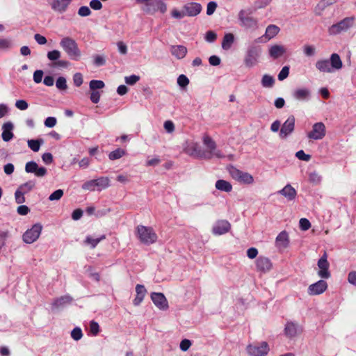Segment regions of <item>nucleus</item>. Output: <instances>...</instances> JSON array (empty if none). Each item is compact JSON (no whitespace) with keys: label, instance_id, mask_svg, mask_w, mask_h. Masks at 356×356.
<instances>
[{"label":"nucleus","instance_id":"774afa93","mask_svg":"<svg viewBox=\"0 0 356 356\" xmlns=\"http://www.w3.org/2000/svg\"><path fill=\"white\" fill-rule=\"evenodd\" d=\"M106 63L105 58L103 56L95 55L94 56V65L96 66H102Z\"/></svg>","mask_w":356,"mask_h":356},{"label":"nucleus","instance_id":"2eb2a0df","mask_svg":"<svg viewBox=\"0 0 356 356\" xmlns=\"http://www.w3.org/2000/svg\"><path fill=\"white\" fill-rule=\"evenodd\" d=\"M183 9L186 16L195 17L201 13L202 7L199 3L188 2L183 6Z\"/></svg>","mask_w":356,"mask_h":356},{"label":"nucleus","instance_id":"c85d7f7f","mask_svg":"<svg viewBox=\"0 0 356 356\" xmlns=\"http://www.w3.org/2000/svg\"><path fill=\"white\" fill-rule=\"evenodd\" d=\"M280 31V28L274 24H270L267 26L266 29L265 34L263 35V37H265L267 38L268 40L273 38L275 35L278 34Z\"/></svg>","mask_w":356,"mask_h":356},{"label":"nucleus","instance_id":"9b49d317","mask_svg":"<svg viewBox=\"0 0 356 356\" xmlns=\"http://www.w3.org/2000/svg\"><path fill=\"white\" fill-rule=\"evenodd\" d=\"M326 133L325 126L323 122H316L312 126V129L307 134V137L313 140H321Z\"/></svg>","mask_w":356,"mask_h":356},{"label":"nucleus","instance_id":"e433bc0d","mask_svg":"<svg viewBox=\"0 0 356 356\" xmlns=\"http://www.w3.org/2000/svg\"><path fill=\"white\" fill-rule=\"evenodd\" d=\"M125 153L126 152L123 149L118 148L117 149L111 152L108 154V158L110 160L112 161L116 160L122 157L125 154Z\"/></svg>","mask_w":356,"mask_h":356},{"label":"nucleus","instance_id":"bb28decb","mask_svg":"<svg viewBox=\"0 0 356 356\" xmlns=\"http://www.w3.org/2000/svg\"><path fill=\"white\" fill-rule=\"evenodd\" d=\"M171 54L178 59H181L186 56L187 49L183 45H174L170 48Z\"/></svg>","mask_w":356,"mask_h":356},{"label":"nucleus","instance_id":"58836bf2","mask_svg":"<svg viewBox=\"0 0 356 356\" xmlns=\"http://www.w3.org/2000/svg\"><path fill=\"white\" fill-rule=\"evenodd\" d=\"M106 238L105 235H102L99 238H94L90 236H87L86 238V242L88 244H90L92 247V248H95L97 244L102 240H104Z\"/></svg>","mask_w":356,"mask_h":356},{"label":"nucleus","instance_id":"ea45409f","mask_svg":"<svg viewBox=\"0 0 356 356\" xmlns=\"http://www.w3.org/2000/svg\"><path fill=\"white\" fill-rule=\"evenodd\" d=\"M321 176L316 172L313 171L309 173V181L313 184H318L321 181Z\"/></svg>","mask_w":356,"mask_h":356},{"label":"nucleus","instance_id":"37998d69","mask_svg":"<svg viewBox=\"0 0 356 356\" xmlns=\"http://www.w3.org/2000/svg\"><path fill=\"white\" fill-rule=\"evenodd\" d=\"M56 86L58 90H66L67 88L66 79L63 76H59L56 81Z\"/></svg>","mask_w":356,"mask_h":356},{"label":"nucleus","instance_id":"423d86ee","mask_svg":"<svg viewBox=\"0 0 356 356\" xmlns=\"http://www.w3.org/2000/svg\"><path fill=\"white\" fill-rule=\"evenodd\" d=\"M355 20L354 17H346L340 22L332 24L329 28L328 32L330 35H337L341 32L346 31L354 26Z\"/></svg>","mask_w":356,"mask_h":356},{"label":"nucleus","instance_id":"5701e85b","mask_svg":"<svg viewBox=\"0 0 356 356\" xmlns=\"http://www.w3.org/2000/svg\"><path fill=\"white\" fill-rule=\"evenodd\" d=\"M13 129V124L10 122H6L3 124L1 137L3 141L8 142L13 138L14 134L12 132Z\"/></svg>","mask_w":356,"mask_h":356},{"label":"nucleus","instance_id":"13d9d810","mask_svg":"<svg viewBox=\"0 0 356 356\" xmlns=\"http://www.w3.org/2000/svg\"><path fill=\"white\" fill-rule=\"evenodd\" d=\"M95 182L94 179L88 181L82 185V188L83 190L93 191L96 189V186H95Z\"/></svg>","mask_w":356,"mask_h":356},{"label":"nucleus","instance_id":"72a5a7b5","mask_svg":"<svg viewBox=\"0 0 356 356\" xmlns=\"http://www.w3.org/2000/svg\"><path fill=\"white\" fill-rule=\"evenodd\" d=\"M27 143L29 147L33 152H37L39 151L40 145L43 144L44 141L42 139H31L29 140Z\"/></svg>","mask_w":356,"mask_h":356},{"label":"nucleus","instance_id":"f704fd0d","mask_svg":"<svg viewBox=\"0 0 356 356\" xmlns=\"http://www.w3.org/2000/svg\"><path fill=\"white\" fill-rule=\"evenodd\" d=\"M35 182L33 181H29L19 186L17 188L19 191L26 194L31 191L35 187Z\"/></svg>","mask_w":356,"mask_h":356},{"label":"nucleus","instance_id":"0eeeda50","mask_svg":"<svg viewBox=\"0 0 356 356\" xmlns=\"http://www.w3.org/2000/svg\"><path fill=\"white\" fill-rule=\"evenodd\" d=\"M261 54V48L259 46L250 45L247 50L244 59L245 65L252 67L257 64Z\"/></svg>","mask_w":356,"mask_h":356},{"label":"nucleus","instance_id":"a19ab883","mask_svg":"<svg viewBox=\"0 0 356 356\" xmlns=\"http://www.w3.org/2000/svg\"><path fill=\"white\" fill-rule=\"evenodd\" d=\"M12 42L8 38H0V50L8 51L12 47Z\"/></svg>","mask_w":356,"mask_h":356},{"label":"nucleus","instance_id":"49530a36","mask_svg":"<svg viewBox=\"0 0 356 356\" xmlns=\"http://www.w3.org/2000/svg\"><path fill=\"white\" fill-rule=\"evenodd\" d=\"M47 56L49 60L56 61L60 58L61 54L58 50H53L49 51Z\"/></svg>","mask_w":356,"mask_h":356},{"label":"nucleus","instance_id":"412c9836","mask_svg":"<svg viewBox=\"0 0 356 356\" xmlns=\"http://www.w3.org/2000/svg\"><path fill=\"white\" fill-rule=\"evenodd\" d=\"M311 96V91L307 88H299L294 90L292 92V97L298 101H307Z\"/></svg>","mask_w":356,"mask_h":356},{"label":"nucleus","instance_id":"603ef678","mask_svg":"<svg viewBox=\"0 0 356 356\" xmlns=\"http://www.w3.org/2000/svg\"><path fill=\"white\" fill-rule=\"evenodd\" d=\"M300 228L302 231H307L311 227V223L307 218H301L299 221Z\"/></svg>","mask_w":356,"mask_h":356},{"label":"nucleus","instance_id":"393cba45","mask_svg":"<svg viewBox=\"0 0 356 356\" xmlns=\"http://www.w3.org/2000/svg\"><path fill=\"white\" fill-rule=\"evenodd\" d=\"M136 296L134 300H133V304L135 306H138L143 300L147 293V290L144 285L137 284L136 286Z\"/></svg>","mask_w":356,"mask_h":356},{"label":"nucleus","instance_id":"de8ad7c7","mask_svg":"<svg viewBox=\"0 0 356 356\" xmlns=\"http://www.w3.org/2000/svg\"><path fill=\"white\" fill-rule=\"evenodd\" d=\"M63 195V191L62 189H58L53 192L49 196V200L50 201H55V200H59Z\"/></svg>","mask_w":356,"mask_h":356},{"label":"nucleus","instance_id":"39448f33","mask_svg":"<svg viewBox=\"0 0 356 356\" xmlns=\"http://www.w3.org/2000/svg\"><path fill=\"white\" fill-rule=\"evenodd\" d=\"M136 232L140 241L144 244L149 245L156 241L157 236L152 227L138 225Z\"/></svg>","mask_w":356,"mask_h":356},{"label":"nucleus","instance_id":"0e129e2a","mask_svg":"<svg viewBox=\"0 0 356 356\" xmlns=\"http://www.w3.org/2000/svg\"><path fill=\"white\" fill-rule=\"evenodd\" d=\"M15 106L21 111H24L28 108L29 104L24 99H19L16 101Z\"/></svg>","mask_w":356,"mask_h":356},{"label":"nucleus","instance_id":"5fc2aeb1","mask_svg":"<svg viewBox=\"0 0 356 356\" xmlns=\"http://www.w3.org/2000/svg\"><path fill=\"white\" fill-rule=\"evenodd\" d=\"M289 66L283 67L282 69L281 70V71L280 72V73L278 74V79L280 81H283L284 79L287 78V76H289Z\"/></svg>","mask_w":356,"mask_h":356},{"label":"nucleus","instance_id":"aec40b11","mask_svg":"<svg viewBox=\"0 0 356 356\" xmlns=\"http://www.w3.org/2000/svg\"><path fill=\"white\" fill-rule=\"evenodd\" d=\"M273 264L270 260L266 257L259 256L256 260L257 270L266 273L271 270Z\"/></svg>","mask_w":356,"mask_h":356},{"label":"nucleus","instance_id":"c756f323","mask_svg":"<svg viewBox=\"0 0 356 356\" xmlns=\"http://www.w3.org/2000/svg\"><path fill=\"white\" fill-rule=\"evenodd\" d=\"M234 42V36L232 33H225L222 42V48L225 50H228L231 48L232 44Z\"/></svg>","mask_w":356,"mask_h":356},{"label":"nucleus","instance_id":"09e8293b","mask_svg":"<svg viewBox=\"0 0 356 356\" xmlns=\"http://www.w3.org/2000/svg\"><path fill=\"white\" fill-rule=\"evenodd\" d=\"M303 52L306 56H313L316 54V49L312 45L306 44L303 47Z\"/></svg>","mask_w":356,"mask_h":356},{"label":"nucleus","instance_id":"a878e982","mask_svg":"<svg viewBox=\"0 0 356 356\" xmlns=\"http://www.w3.org/2000/svg\"><path fill=\"white\" fill-rule=\"evenodd\" d=\"M285 53L286 49L282 45L274 44L269 48V56L273 59L282 56Z\"/></svg>","mask_w":356,"mask_h":356},{"label":"nucleus","instance_id":"e2e57ef3","mask_svg":"<svg viewBox=\"0 0 356 356\" xmlns=\"http://www.w3.org/2000/svg\"><path fill=\"white\" fill-rule=\"evenodd\" d=\"M229 172L232 178L238 181L243 171H241L236 168L232 167L229 170Z\"/></svg>","mask_w":356,"mask_h":356},{"label":"nucleus","instance_id":"cd10ccee","mask_svg":"<svg viewBox=\"0 0 356 356\" xmlns=\"http://www.w3.org/2000/svg\"><path fill=\"white\" fill-rule=\"evenodd\" d=\"M298 324L294 322H287L284 327V334L288 337L292 338L297 334Z\"/></svg>","mask_w":356,"mask_h":356},{"label":"nucleus","instance_id":"c03bdc74","mask_svg":"<svg viewBox=\"0 0 356 356\" xmlns=\"http://www.w3.org/2000/svg\"><path fill=\"white\" fill-rule=\"evenodd\" d=\"M189 83L188 78L184 75L181 74L177 78V84L182 88H186Z\"/></svg>","mask_w":356,"mask_h":356},{"label":"nucleus","instance_id":"79ce46f5","mask_svg":"<svg viewBox=\"0 0 356 356\" xmlns=\"http://www.w3.org/2000/svg\"><path fill=\"white\" fill-rule=\"evenodd\" d=\"M38 165L36 162L31 161H29L25 165V171L27 173H35Z\"/></svg>","mask_w":356,"mask_h":356},{"label":"nucleus","instance_id":"6e6552de","mask_svg":"<svg viewBox=\"0 0 356 356\" xmlns=\"http://www.w3.org/2000/svg\"><path fill=\"white\" fill-rule=\"evenodd\" d=\"M142 10L148 15H154L156 12L164 14L167 11V4L164 0H152L146 6H143Z\"/></svg>","mask_w":356,"mask_h":356},{"label":"nucleus","instance_id":"338daca9","mask_svg":"<svg viewBox=\"0 0 356 356\" xmlns=\"http://www.w3.org/2000/svg\"><path fill=\"white\" fill-rule=\"evenodd\" d=\"M43 74V71L41 70L35 71L33 76L34 82L36 83H40L42 80Z\"/></svg>","mask_w":356,"mask_h":356},{"label":"nucleus","instance_id":"f03ea898","mask_svg":"<svg viewBox=\"0 0 356 356\" xmlns=\"http://www.w3.org/2000/svg\"><path fill=\"white\" fill-rule=\"evenodd\" d=\"M342 66L341 58L336 53L331 54L330 60L318 59L315 63L316 70L322 73H332L336 70H341Z\"/></svg>","mask_w":356,"mask_h":356},{"label":"nucleus","instance_id":"b1692460","mask_svg":"<svg viewBox=\"0 0 356 356\" xmlns=\"http://www.w3.org/2000/svg\"><path fill=\"white\" fill-rule=\"evenodd\" d=\"M289 243V235L286 231L281 232L275 239V245L278 248H286Z\"/></svg>","mask_w":356,"mask_h":356},{"label":"nucleus","instance_id":"7c9ffc66","mask_svg":"<svg viewBox=\"0 0 356 356\" xmlns=\"http://www.w3.org/2000/svg\"><path fill=\"white\" fill-rule=\"evenodd\" d=\"M216 188L221 191L230 192L232 190V184L225 180L219 179L216 182Z\"/></svg>","mask_w":356,"mask_h":356},{"label":"nucleus","instance_id":"2f4dec72","mask_svg":"<svg viewBox=\"0 0 356 356\" xmlns=\"http://www.w3.org/2000/svg\"><path fill=\"white\" fill-rule=\"evenodd\" d=\"M94 181L95 182V185L99 191L105 189L109 186V179L107 177H99L94 179Z\"/></svg>","mask_w":356,"mask_h":356},{"label":"nucleus","instance_id":"c9c22d12","mask_svg":"<svg viewBox=\"0 0 356 356\" xmlns=\"http://www.w3.org/2000/svg\"><path fill=\"white\" fill-rule=\"evenodd\" d=\"M105 84L103 81L101 80H91L89 83V88L91 91L97 90L104 88Z\"/></svg>","mask_w":356,"mask_h":356},{"label":"nucleus","instance_id":"680f3d73","mask_svg":"<svg viewBox=\"0 0 356 356\" xmlns=\"http://www.w3.org/2000/svg\"><path fill=\"white\" fill-rule=\"evenodd\" d=\"M204 38L207 42L211 43L216 40L217 34L212 31H209L206 33Z\"/></svg>","mask_w":356,"mask_h":356},{"label":"nucleus","instance_id":"052dcab7","mask_svg":"<svg viewBox=\"0 0 356 356\" xmlns=\"http://www.w3.org/2000/svg\"><path fill=\"white\" fill-rule=\"evenodd\" d=\"M15 202L17 204H22L25 202L24 193L19 191L18 189L15 193Z\"/></svg>","mask_w":356,"mask_h":356},{"label":"nucleus","instance_id":"473e14b6","mask_svg":"<svg viewBox=\"0 0 356 356\" xmlns=\"http://www.w3.org/2000/svg\"><path fill=\"white\" fill-rule=\"evenodd\" d=\"M261 86L264 88H272L275 83V79L269 74H264L261 81Z\"/></svg>","mask_w":356,"mask_h":356},{"label":"nucleus","instance_id":"a18cd8bd","mask_svg":"<svg viewBox=\"0 0 356 356\" xmlns=\"http://www.w3.org/2000/svg\"><path fill=\"white\" fill-rule=\"evenodd\" d=\"M71 337L75 341L80 340L83 337L82 330L80 327H74L71 332Z\"/></svg>","mask_w":356,"mask_h":356},{"label":"nucleus","instance_id":"7ed1b4c3","mask_svg":"<svg viewBox=\"0 0 356 356\" xmlns=\"http://www.w3.org/2000/svg\"><path fill=\"white\" fill-rule=\"evenodd\" d=\"M60 46L70 59L78 60L81 58V51L79 49L76 42L74 39L70 37H65L60 40Z\"/></svg>","mask_w":356,"mask_h":356},{"label":"nucleus","instance_id":"6e6d98bb","mask_svg":"<svg viewBox=\"0 0 356 356\" xmlns=\"http://www.w3.org/2000/svg\"><path fill=\"white\" fill-rule=\"evenodd\" d=\"M296 156L301 161H309L311 159V155L307 154L303 150H299L296 153Z\"/></svg>","mask_w":356,"mask_h":356},{"label":"nucleus","instance_id":"f257e3e1","mask_svg":"<svg viewBox=\"0 0 356 356\" xmlns=\"http://www.w3.org/2000/svg\"><path fill=\"white\" fill-rule=\"evenodd\" d=\"M202 142L207 150H202L197 143H193L188 145L186 152L190 156L199 159H211L213 156L218 159L225 158V155L221 151L217 149L216 142L209 136L204 135L202 138Z\"/></svg>","mask_w":356,"mask_h":356},{"label":"nucleus","instance_id":"1a4fd4ad","mask_svg":"<svg viewBox=\"0 0 356 356\" xmlns=\"http://www.w3.org/2000/svg\"><path fill=\"white\" fill-rule=\"evenodd\" d=\"M42 230V226L41 224H34L31 229H27L23 234L24 242L28 244L33 243L39 238Z\"/></svg>","mask_w":356,"mask_h":356},{"label":"nucleus","instance_id":"4c0bfd02","mask_svg":"<svg viewBox=\"0 0 356 356\" xmlns=\"http://www.w3.org/2000/svg\"><path fill=\"white\" fill-rule=\"evenodd\" d=\"M238 181L242 184H250L254 182V178L250 174L243 172Z\"/></svg>","mask_w":356,"mask_h":356},{"label":"nucleus","instance_id":"a211bd4d","mask_svg":"<svg viewBox=\"0 0 356 356\" xmlns=\"http://www.w3.org/2000/svg\"><path fill=\"white\" fill-rule=\"evenodd\" d=\"M230 228L231 225L227 220H220L213 225L212 232L214 235H222L227 233Z\"/></svg>","mask_w":356,"mask_h":356},{"label":"nucleus","instance_id":"3c124183","mask_svg":"<svg viewBox=\"0 0 356 356\" xmlns=\"http://www.w3.org/2000/svg\"><path fill=\"white\" fill-rule=\"evenodd\" d=\"M272 0H256L254 2V6L256 9H261L268 6Z\"/></svg>","mask_w":356,"mask_h":356},{"label":"nucleus","instance_id":"4d7b16f0","mask_svg":"<svg viewBox=\"0 0 356 356\" xmlns=\"http://www.w3.org/2000/svg\"><path fill=\"white\" fill-rule=\"evenodd\" d=\"M218 5L216 1H209L207 7V15H211L214 13Z\"/></svg>","mask_w":356,"mask_h":356},{"label":"nucleus","instance_id":"69168bd1","mask_svg":"<svg viewBox=\"0 0 356 356\" xmlns=\"http://www.w3.org/2000/svg\"><path fill=\"white\" fill-rule=\"evenodd\" d=\"M101 97V92L97 90H94L91 92L90 94V101L94 104H97L99 102Z\"/></svg>","mask_w":356,"mask_h":356},{"label":"nucleus","instance_id":"f3484780","mask_svg":"<svg viewBox=\"0 0 356 356\" xmlns=\"http://www.w3.org/2000/svg\"><path fill=\"white\" fill-rule=\"evenodd\" d=\"M327 288V284L324 280H319L308 287L307 293L310 296H317L323 293Z\"/></svg>","mask_w":356,"mask_h":356},{"label":"nucleus","instance_id":"20e7f679","mask_svg":"<svg viewBox=\"0 0 356 356\" xmlns=\"http://www.w3.org/2000/svg\"><path fill=\"white\" fill-rule=\"evenodd\" d=\"M252 12L247 10H241L238 14L240 26L246 30L254 31L259 29V20L251 15Z\"/></svg>","mask_w":356,"mask_h":356},{"label":"nucleus","instance_id":"4be33fe9","mask_svg":"<svg viewBox=\"0 0 356 356\" xmlns=\"http://www.w3.org/2000/svg\"><path fill=\"white\" fill-rule=\"evenodd\" d=\"M277 193L286 197L289 201L294 200L297 195L296 189L291 184H286L282 189L278 191Z\"/></svg>","mask_w":356,"mask_h":356},{"label":"nucleus","instance_id":"4468645a","mask_svg":"<svg viewBox=\"0 0 356 356\" xmlns=\"http://www.w3.org/2000/svg\"><path fill=\"white\" fill-rule=\"evenodd\" d=\"M295 128V118L293 115H290L282 124L280 131V137L281 138H286L294 130Z\"/></svg>","mask_w":356,"mask_h":356},{"label":"nucleus","instance_id":"864d4df0","mask_svg":"<svg viewBox=\"0 0 356 356\" xmlns=\"http://www.w3.org/2000/svg\"><path fill=\"white\" fill-rule=\"evenodd\" d=\"M90 331L93 336H96L99 332V325L98 323L92 321L90 323Z\"/></svg>","mask_w":356,"mask_h":356},{"label":"nucleus","instance_id":"6ab92c4d","mask_svg":"<svg viewBox=\"0 0 356 356\" xmlns=\"http://www.w3.org/2000/svg\"><path fill=\"white\" fill-rule=\"evenodd\" d=\"M47 1L53 10L63 13L67 10L72 0H48Z\"/></svg>","mask_w":356,"mask_h":356},{"label":"nucleus","instance_id":"f8f14e48","mask_svg":"<svg viewBox=\"0 0 356 356\" xmlns=\"http://www.w3.org/2000/svg\"><path fill=\"white\" fill-rule=\"evenodd\" d=\"M72 300L73 298L70 295H65L55 298L51 304V310L56 312L62 309L67 305H70Z\"/></svg>","mask_w":356,"mask_h":356},{"label":"nucleus","instance_id":"bf43d9fd","mask_svg":"<svg viewBox=\"0 0 356 356\" xmlns=\"http://www.w3.org/2000/svg\"><path fill=\"white\" fill-rule=\"evenodd\" d=\"M83 76L81 73H75L73 76V82L76 87H79L83 83Z\"/></svg>","mask_w":356,"mask_h":356},{"label":"nucleus","instance_id":"ddd939ff","mask_svg":"<svg viewBox=\"0 0 356 356\" xmlns=\"http://www.w3.org/2000/svg\"><path fill=\"white\" fill-rule=\"evenodd\" d=\"M327 254L324 252L323 255L319 259L318 261V266L319 268V271L318 272V275L320 277L327 279L330 277V273L329 271V262L327 259Z\"/></svg>","mask_w":356,"mask_h":356},{"label":"nucleus","instance_id":"9d476101","mask_svg":"<svg viewBox=\"0 0 356 356\" xmlns=\"http://www.w3.org/2000/svg\"><path fill=\"white\" fill-rule=\"evenodd\" d=\"M246 350L250 356H264L268 354L269 347L266 342L263 341L259 343L249 344Z\"/></svg>","mask_w":356,"mask_h":356},{"label":"nucleus","instance_id":"dca6fc26","mask_svg":"<svg viewBox=\"0 0 356 356\" xmlns=\"http://www.w3.org/2000/svg\"><path fill=\"white\" fill-rule=\"evenodd\" d=\"M151 299L155 306L159 309L167 310L168 309V300L162 293H152Z\"/></svg>","mask_w":356,"mask_h":356},{"label":"nucleus","instance_id":"8fccbe9b","mask_svg":"<svg viewBox=\"0 0 356 356\" xmlns=\"http://www.w3.org/2000/svg\"><path fill=\"white\" fill-rule=\"evenodd\" d=\"M140 80V76L138 75L132 74L131 76H125V83L128 85H134Z\"/></svg>","mask_w":356,"mask_h":356}]
</instances>
